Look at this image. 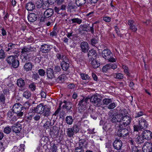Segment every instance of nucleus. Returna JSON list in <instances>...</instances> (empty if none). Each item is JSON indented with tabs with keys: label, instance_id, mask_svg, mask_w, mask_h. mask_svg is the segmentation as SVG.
Returning <instances> with one entry per match:
<instances>
[{
	"label": "nucleus",
	"instance_id": "obj_1",
	"mask_svg": "<svg viewBox=\"0 0 152 152\" xmlns=\"http://www.w3.org/2000/svg\"><path fill=\"white\" fill-rule=\"evenodd\" d=\"M127 113L125 109L121 110L119 114L113 117L111 119V121L113 123L120 122L123 121L122 125L126 126L129 124L131 121L130 118L127 115Z\"/></svg>",
	"mask_w": 152,
	"mask_h": 152
},
{
	"label": "nucleus",
	"instance_id": "obj_2",
	"mask_svg": "<svg viewBox=\"0 0 152 152\" xmlns=\"http://www.w3.org/2000/svg\"><path fill=\"white\" fill-rule=\"evenodd\" d=\"M138 123L139 126L135 125L133 126L134 131H138L142 129H145L148 126V122L144 118H139Z\"/></svg>",
	"mask_w": 152,
	"mask_h": 152
},
{
	"label": "nucleus",
	"instance_id": "obj_3",
	"mask_svg": "<svg viewBox=\"0 0 152 152\" xmlns=\"http://www.w3.org/2000/svg\"><path fill=\"white\" fill-rule=\"evenodd\" d=\"M102 56L105 59L110 62H114L116 61V59L113 57V54L108 49H105L102 51Z\"/></svg>",
	"mask_w": 152,
	"mask_h": 152
},
{
	"label": "nucleus",
	"instance_id": "obj_4",
	"mask_svg": "<svg viewBox=\"0 0 152 152\" xmlns=\"http://www.w3.org/2000/svg\"><path fill=\"white\" fill-rule=\"evenodd\" d=\"M17 56H10L8 57L7 58V61L9 64H12V66L16 68L18 67L19 65V61L16 59Z\"/></svg>",
	"mask_w": 152,
	"mask_h": 152
},
{
	"label": "nucleus",
	"instance_id": "obj_5",
	"mask_svg": "<svg viewBox=\"0 0 152 152\" xmlns=\"http://www.w3.org/2000/svg\"><path fill=\"white\" fill-rule=\"evenodd\" d=\"M121 126H124L122 124L119 126V129L117 132V134L119 137H125L128 136L130 128H124Z\"/></svg>",
	"mask_w": 152,
	"mask_h": 152
},
{
	"label": "nucleus",
	"instance_id": "obj_6",
	"mask_svg": "<svg viewBox=\"0 0 152 152\" xmlns=\"http://www.w3.org/2000/svg\"><path fill=\"white\" fill-rule=\"evenodd\" d=\"M12 110L15 113L17 114L18 116H22L23 114V112L22 111L23 106L22 105L19 103L15 104L13 106Z\"/></svg>",
	"mask_w": 152,
	"mask_h": 152
},
{
	"label": "nucleus",
	"instance_id": "obj_7",
	"mask_svg": "<svg viewBox=\"0 0 152 152\" xmlns=\"http://www.w3.org/2000/svg\"><path fill=\"white\" fill-rule=\"evenodd\" d=\"M90 100L95 106H99L100 105L101 100L96 95H94L92 96L90 98Z\"/></svg>",
	"mask_w": 152,
	"mask_h": 152
},
{
	"label": "nucleus",
	"instance_id": "obj_8",
	"mask_svg": "<svg viewBox=\"0 0 152 152\" xmlns=\"http://www.w3.org/2000/svg\"><path fill=\"white\" fill-rule=\"evenodd\" d=\"M15 113L12 111H9L7 113V118L10 121V123L12 124L17 121V118Z\"/></svg>",
	"mask_w": 152,
	"mask_h": 152
},
{
	"label": "nucleus",
	"instance_id": "obj_9",
	"mask_svg": "<svg viewBox=\"0 0 152 152\" xmlns=\"http://www.w3.org/2000/svg\"><path fill=\"white\" fill-rule=\"evenodd\" d=\"M88 99L89 98L88 97H84L82 100L79 101L78 104L79 110H83L85 109Z\"/></svg>",
	"mask_w": 152,
	"mask_h": 152
},
{
	"label": "nucleus",
	"instance_id": "obj_10",
	"mask_svg": "<svg viewBox=\"0 0 152 152\" xmlns=\"http://www.w3.org/2000/svg\"><path fill=\"white\" fill-rule=\"evenodd\" d=\"M53 10L52 9L50 8L47 9L44 12V17H42L40 20L41 21H45L46 18L51 17L53 15Z\"/></svg>",
	"mask_w": 152,
	"mask_h": 152
},
{
	"label": "nucleus",
	"instance_id": "obj_11",
	"mask_svg": "<svg viewBox=\"0 0 152 152\" xmlns=\"http://www.w3.org/2000/svg\"><path fill=\"white\" fill-rule=\"evenodd\" d=\"M142 149L143 152H151L152 151V144L149 142L145 143Z\"/></svg>",
	"mask_w": 152,
	"mask_h": 152
},
{
	"label": "nucleus",
	"instance_id": "obj_12",
	"mask_svg": "<svg viewBox=\"0 0 152 152\" xmlns=\"http://www.w3.org/2000/svg\"><path fill=\"white\" fill-rule=\"evenodd\" d=\"M144 139L150 140L152 137V132L149 130H145L143 132L142 134Z\"/></svg>",
	"mask_w": 152,
	"mask_h": 152
},
{
	"label": "nucleus",
	"instance_id": "obj_13",
	"mask_svg": "<svg viewBox=\"0 0 152 152\" xmlns=\"http://www.w3.org/2000/svg\"><path fill=\"white\" fill-rule=\"evenodd\" d=\"M82 51L83 53H86L89 49V45L86 42H83L81 43L80 46Z\"/></svg>",
	"mask_w": 152,
	"mask_h": 152
},
{
	"label": "nucleus",
	"instance_id": "obj_14",
	"mask_svg": "<svg viewBox=\"0 0 152 152\" xmlns=\"http://www.w3.org/2000/svg\"><path fill=\"white\" fill-rule=\"evenodd\" d=\"M12 129L13 132L18 135L21 129V126L20 124L17 123L12 126Z\"/></svg>",
	"mask_w": 152,
	"mask_h": 152
},
{
	"label": "nucleus",
	"instance_id": "obj_15",
	"mask_svg": "<svg viewBox=\"0 0 152 152\" xmlns=\"http://www.w3.org/2000/svg\"><path fill=\"white\" fill-rule=\"evenodd\" d=\"M113 146L115 149L117 150L120 149L122 145V141L119 140H115L113 143Z\"/></svg>",
	"mask_w": 152,
	"mask_h": 152
},
{
	"label": "nucleus",
	"instance_id": "obj_16",
	"mask_svg": "<svg viewBox=\"0 0 152 152\" xmlns=\"http://www.w3.org/2000/svg\"><path fill=\"white\" fill-rule=\"evenodd\" d=\"M46 74L48 79H52L54 76V72L53 69L48 68L46 70Z\"/></svg>",
	"mask_w": 152,
	"mask_h": 152
},
{
	"label": "nucleus",
	"instance_id": "obj_17",
	"mask_svg": "<svg viewBox=\"0 0 152 152\" xmlns=\"http://www.w3.org/2000/svg\"><path fill=\"white\" fill-rule=\"evenodd\" d=\"M134 21L132 20H129L128 22V24L129 26V28L134 32L136 31L137 30V28L134 25Z\"/></svg>",
	"mask_w": 152,
	"mask_h": 152
},
{
	"label": "nucleus",
	"instance_id": "obj_18",
	"mask_svg": "<svg viewBox=\"0 0 152 152\" xmlns=\"http://www.w3.org/2000/svg\"><path fill=\"white\" fill-rule=\"evenodd\" d=\"M44 105L43 103H40L35 109V112L38 114L42 113L43 111L44 110Z\"/></svg>",
	"mask_w": 152,
	"mask_h": 152
},
{
	"label": "nucleus",
	"instance_id": "obj_19",
	"mask_svg": "<svg viewBox=\"0 0 152 152\" xmlns=\"http://www.w3.org/2000/svg\"><path fill=\"white\" fill-rule=\"evenodd\" d=\"M44 110L42 112V113L45 116H48L50 114V108L46 105H44Z\"/></svg>",
	"mask_w": 152,
	"mask_h": 152
},
{
	"label": "nucleus",
	"instance_id": "obj_20",
	"mask_svg": "<svg viewBox=\"0 0 152 152\" xmlns=\"http://www.w3.org/2000/svg\"><path fill=\"white\" fill-rule=\"evenodd\" d=\"M25 145L21 144L20 147L14 146L13 148L14 152H23L24 151Z\"/></svg>",
	"mask_w": 152,
	"mask_h": 152
},
{
	"label": "nucleus",
	"instance_id": "obj_21",
	"mask_svg": "<svg viewBox=\"0 0 152 152\" xmlns=\"http://www.w3.org/2000/svg\"><path fill=\"white\" fill-rule=\"evenodd\" d=\"M28 19L29 21L33 22L37 20V16L34 13H31L28 15Z\"/></svg>",
	"mask_w": 152,
	"mask_h": 152
},
{
	"label": "nucleus",
	"instance_id": "obj_22",
	"mask_svg": "<svg viewBox=\"0 0 152 152\" xmlns=\"http://www.w3.org/2000/svg\"><path fill=\"white\" fill-rule=\"evenodd\" d=\"M50 47L49 45L45 44L42 45L41 47V49L42 52L44 53L48 52L50 50Z\"/></svg>",
	"mask_w": 152,
	"mask_h": 152
},
{
	"label": "nucleus",
	"instance_id": "obj_23",
	"mask_svg": "<svg viewBox=\"0 0 152 152\" xmlns=\"http://www.w3.org/2000/svg\"><path fill=\"white\" fill-rule=\"evenodd\" d=\"M25 71L27 72L31 70L32 68V65L30 62H27L23 66Z\"/></svg>",
	"mask_w": 152,
	"mask_h": 152
},
{
	"label": "nucleus",
	"instance_id": "obj_24",
	"mask_svg": "<svg viewBox=\"0 0 152 152\" xmlns=\"http://www.w3.org/2000/svg\"><path fill=\"white\" fill-rule=\"evenodd\" d=\"M134 140L138 144H140L144 142V140L142 136L141 137L140 136L137 135L134 138Z\"/></svg>",
	"mask_w": 152,
	"mask_h": 152
},
{
	"label": "nucleus",
	"instance_id": "obj_25",
	"mask_svg": "<svg viewBox=\"0 0 152 152\" xmlns=\"http://www.w3.org/2000/svg\"><path fill=\"white\" fill-rule=\"evenodd\" d=\"M15 44H13L12 43H9L8 45V46L9 48H8L7 50V51L8 52H9L10 53H14L15 54H16V55L18 54V52L17 51L16 52L15 51L13 52H11L10 51V50L15 47Z\"/></svg>",
	"mask_w": 152,
	"mask_h": 152
},
{
	"label": "nucleus",
	"instance_id": "obj_26",
	"mask_svg": "<svg viewBox=\"0 0 152 152\" xmlns=\"http://www.w3.org/2000/svg\"><path fill=\"white\" fill-rule=\"evenodd\" d=\"M35 8V5L34 3L31 2L27 4L26 6V9L28 11H32Z\"/></svg>",
	"mask_w": 152,
	"mask_h": 152
},
{
	"label": "nucleus",
	"instance_id": "obj_27",
	"mask_svg": "<svg viewBox=\"0 0 152 152\" xmlns=\"http://www.w3.org/2000/svg\"><path fill=\"white\" fill-rule=\"evenodd\" d=\"M69 64L68 63L63 61L61 63V66L62 69L65 71L67 70L69 67Z\"/></svg>",
	"mask_w": 152,
	"mask_h": 152
},
{
	"label": "nucleus",
	"instance_id": "obj_28",
	"mask_svg": "<svg viewBox=\"0 0 152 152\" xmlns=\"http://www.w3.org/2000/svg\"><path fill=\"white\" fill-rule=\"evenodd\" d=\"M56 57L58 60H61L63 61L64 60L65 58V56L63 55V53L62 52L59 51L56 54Z\"/></svg>",
	"mask_w": 152,
	"mask_h": 152
},
{
	"label": "nucleus",
	"instance_id": "obj_29",
	"mask_svg": "<svg viewBox=\"0 0 152 152\" xmlns=\"http://www.w3.org/2000/svg\"><path fill=\"white\" fill-rule=\"evenodd\" d=\"M63 102L65 104V105H63V106L65 107L66 109L69 110L72 108V104L71 102L64 100Z\"/></svg>",
	"mask_w": 152,
	"mask_h": 152
},
{
	"label": "nucleus",
	"instance_id": "obj_30",
	"mask_svg": "<svg viewBox=\"0 0 152 152\" xmlns=\"http://www.w3.org/2000/svg\"><path fill=\"white\" fill-rule=\"evenodd\" d=\"M17 84L20 87H23L25 84L24 81L22 78L19 79L17 80Z\"/></svg>",
	"mask_w": 152,
	"mask_h": 152
},
{
	"label": "nucleus",
	"instance_id": "obj_31",
	"mask_svg": "<svg viewBox=\"0 0 152 152\" xmlns=\"http://www.w3.org/2000/svg\"><path fill=\"white\" fill-rule=\"evenodd\" d=\"M75 133L72 129L71 128H69L67 129L66 131V134L69 137H73Z\"/></svg>",
	"mask_w": 152,
	"mask_h": 152
},
{
	"label": "nucleus",
	"instance_id": "obj_32",
	"mask_svg": "<svg viewBox=\"0 0 152 152\" xmlns=\"http://www.w3.org/2000/svg\"><path fill=\"white\" fill-rule=\"evenodd\" d=\"M69 21L71 23H77L78 24H80L82 22V20L78 18H74L69 20Z\"/></svg>",
	"mask_w": 152,
	"mask_h": 152
},
{
	"label": "nucleus",
	"instance_id": "obj_33",
	"mask_svg": "<svg viewBox=\"0 0 152 152\" xmlns=\"http://www.w3.org/2000/svg\"><path fill=\"white\" fill-rule=\"evenodd\" d=\"M86 0H76L75 3L76 5L78 7L83 6L85 4Z\"/></svg>",
	"mask_w": 152,
	"mask_h": 152
},
{
	"label": "nucleus",
	"instance_id": "obj_34",
	"mask_svg": "<svg viewBox=\"0 0 152 152\" xmlns=\"http://www.w3.org/2000/svg\"><path fill=\"white\" fill-rule=\"evenodd\" d=\"M29 58L28 55L27 53H21V58L23 61L25 62L26 61L28 60Z\"/></svg>",
	"mask_w": 152,
	"mask_h": 152
},
{
	"label": "nucleus",
	"instance_id": "obj_35",
	"mask_svg": "<svg viewBox=\"0 0 152 152\" xmlns=\"http://www.w3.org/2000/svg\"><path fill=\"white\" fill-rule=\"evenodd\" d=\"M122 68L124 69V72L126 75L128 76H130V74L129 72L128 67L126 65H123L122 66Z\"/></svg>",
	"mask_w": 152,
	"mask_h": 152
},
{
	"label": "nucleus",
	"instance_id": "obj_36",
	"mask_svg": "<svg viewBox=\"0 0 152 152\" xmlns=\"http://www.w3.org/2000/svg\"><path fill=\"white\" fill-rule=\"evenodd\" d=\"M66 123L68 125H70L72 124L73 122V119L71 116H68L66 118Z\"/></svg>",
	"mask_w": 152,
	"mask_h": 152
},
{
	"label": "nucleus",
	"instance_id": "obj_37",
	"mask_svg": "<svg viewBox=\"0 0 152 152\" xmlns=\"http://www.w3.org/2000/svg\"><path fill=\"white\" fill-rule=\"evenodd\" d=\"M88 56H91L92 58L96 57L97 55V54L96 53V51L94 50H89L88 52Z\"/></svg>",
	"mask_w": 152,
	"mask_h": 152
},
{
	"label": "nucleus",
	"instance_id": "obj_38",
	"mask_svg": "<svg viewBox=\"0 0 152 152\" xmlns=\"http://www.w3.org/2000/svg\"><path fill=\"white\" fill-rule=\"evenodd\" d=\"M91 65L94 68H96L99 66V63L95 59H94L92 61Z\"/></svg>",
	"mask_w": 152,
	"mask_h": 152
},
{
	"label": "nucleus",
	"instance_id": "obj_39",
	"mask_svg": "<svg viewBox=\"0 0 152 152\" xmlns=\"http://www.w3.org/2000/svg\"><path fill=\"white\" fill-rule=\"evenodd\" d=\"M31 96V92L28 91H24L23 94V97L28 99H29Z\"/></svg>",
	"mask_w": 152,
	"mask_h": 152
},
{
	"label": "nucleus",
	"instance_id": "obj_40",
	"mask_svg": "<svg viewBox=\"0 0 152 152\" xmlns=\"http://www.w3.org/2000/svg\"><path fill=\"white\" fill-rule=\"evenodd\" d=\"M32 48L30 46H28L27 47H25L22 50L21 53H26L29 52L31 50Z\"/></svg>",
	"mask_w": 152,
	"mask_h": 152
},
{
	"label": "nucleus",
	"instance_id": "obj_41",
	"mask_svg": "<svg viewBox=\"0 0 152 152\" xmlns=\"http://www.w3.org/2000/svg\"><path fill=\"white\" fill-rule=\"evenodd\" d=\"M113 76L114 78L117 79H122L124 75L123 74L120 73H115L114 74Z\"/></svg>",
	"mask_w": 152,
	"mask_h": 152
},
{
	"label": "nucleus",
	"instance_id": "obj_42",
	"mask_svg": "<svg viewBox=\"0 0 152 152\" xmlns=\"http://www.w3.org/2000/svg\"><path fill=\"white\" fill-rule=\"evenodd\" d=\"M71 128L73 130L75 133H78L79 131L80 127L76 124H74L72 127Z\"/></svg>",
	"mask_w": 152,
	"mask_h": 152
},
{
	"label": "nucleus",
	"instance_id": "obj_43",
	"mask_svg": "<svg viewBox=\"0 0 152 152\" xmlns=\"http://www.w3.org/2000/svg\"><path fill=\"white\" fill-rule=\"evenodd\" d=\"M80 75L81 79L83 80H89L90 78V77L87 74L80 73Z\"/></svg>",
	"mask_w": 152,
	"mask_h": 152
},
{
	"label": "nucleus",
	"instance_id": "obj_44",
	"mask_svg": "<svg viewBox=\"0 0 152 152\" xmlns=\"http://www.w3.org/2000/svg\"><path fill=\"white\" fill-rule=\"evenodd\" d=\"M36 3L38 8H40L42 6L43 2L42 0H37Z\"/></svg>",
	"mask_w": 152,
	"mask_h": 152
},
{
	"label": "nucleus",
	"instance_id": "obj_45",
	"mask_svg": "<svg viewBox=\"0 0 152 152\" xmlns=\"http://www.w3.org/2000/svg\"><path fill=\"white\" fill-rule=\"evenodd\" d=\"M6 57V54L4 50H0V59H4Z\"/></svg>",
	"mask_w": 152,
	"mask_h": 152
},
{
	"label": "nucleus",
	"instance_id": "obj_46",
	"mask_svg": "<svg viewBox=\"0 0 152 152\" xmlns=\"http://www.w3.org/2000/svg\"><path fill=\"white\" fill-rule=\"evenodd\" d=\"M11 131V128L9 126H7L4 128V132L5 133L8 134L10 133Z\"/></svg>",
	"mask_w": 152,
	"mask_h": 152
},
{
	"label": "nucleus",
	"instance_id": "obj_47",
	"mask_svg": "<svg viewBox=\"0 0 152 152\" xmlns=\"http://www.w3.org/2000/svg\"><path fill=\"white\" fill-rule=\"evenodd\" d=\"M50 149L53 152H56L57 150V147L54 143H52L51 145Z\"/></svg>",
	"mask_w": 152,
	"mask_h": 152
},
{
	"label": "nucleus",
	"instance_id": "obj_48",
	"mask_svg": "<svg viewBox=\"0 0 152 152\" xmlns=\"http://www.w3.org/2000/svg\"><path fill=\"white\" fill-rule=\"evenodd\" d=\"M111 102L110 99L105 98L103 100V102L104 104L107 105Z\"/></svg>",
	"mask_w": 152,
	"mask_h": 152
},
{
	"label": "nucleus",
	"instance_id": "obj_49",
	"mask_svg": "<svg viewBox=\"0 0 152 152\" xmlns=\"http://www.w3.org/2000/svg\"><path fill=\"white\" fill-rule=\"evenodd\" d=\"M110 69V65L109 64H107L104 65L103 67L102 71L104 72H107L109 69Z\"/></svg>",
	"mask_w": 152,
	"mask_h": 152
},
{
	"label": "nucleus",
	"instance_id": "obj_50",
	"mask_svg": "<svg viewBox=\"0 0 152 152\" xmlns=\"http://www.w3.org/2000/svg\"><path fill=\"white\" fill-rule=\"evenodd\" d=\"M38 72L39 75L41 76H44L45 74V71L42 69H39Z\"/></svg>",
	"mask_w": 152,
	"mask_h": 152
},
{
	"label": "nucleus",
	"instance_id": "obj_51",
	"mask_svg": "<svg viewBox=\"0 0 152 152\" xmlns=\"http://www.w3.org/2000/svg\"><path fill=\"white\" fill-rule=\"evenodd\" d=\"M116 106V105L114 102L110 104L108 106V108L109 109H112L114 108Z\"/></svg>",
	"mask_w": 152,
	"mask_h": 152
},
{
	"label": "nucleus",
	"instance_id": "obj_52",
	"mask_svg": "<svg viewBox=\"0 0 152 152\" xmlns=\"http://www.w3.org/2000/svg\"><path fill=\"white\" fill-rule=\"evenodd\" d=\"M132 152H142L141 151L138 149L135 146L132 147Z\"/></svg>",
	"mask_w": 152,
	"mask_h": 152
},
{
	"label": "nucleus",
	"instance_id": "obj_53",
	"mask_svg": "<svg viewBox=\"0 0 152 152\" xmlns=\"http://www.w3.org/2000/svg\"><path fill=\"white\" fill-rule=\"evenodd\" d=\"M5 100V97L4 95L1 94L0 95V103L1 102L4 103Z\"/></svg>",
	"mask_w": 152,
	"mask_h": 152
},
{
	"label": "nucleus",
	"instance_id": "obj_54",
	"mask_svg": "<svg viewBox=\"0 0 152 152\" xmlns=\"http://www.w3.org/2000/svg\"><path fill=\"white\" fill-rule=\"evenodd\" d=\"M144 115V113L142 111H140L138 113H137L135 116V118L139 117H140Z\"/></svg>",
	"mask_w": 152,
	"mask_h": 152
},
{
	"label": "nucleus",
	"instance_id": "obj_55",
	"mask_svg": "<svg viewBox=\"0 0 152 152\" xmlns=\"http://www.w3.org/2000/svg\"><path fill=\"white\" fill-rule=\"evenodd\" d=\"M50 126V123L49 122H46L44 125V128L46 129H49Z\"/></svg>",
	"mask_w": 152,
	"mask_h": 152
},
{
	"label": "nucleus",
	"instance_id": "obj_56",
	"mask_svg": "<svg viewBox=\"0 0 152 152\" xmlns=\"http://www.w3.org/2000/svg\"><path fill=\"white\" fill-rule=\"evenodd\" d=\"M110 69H115L117 68V65L115 64H109Z\"/></svg>",
	"mask_w": 152,
	"mask_h": 152
},
{
	"label": "nucleus",
	"instance_id": "obj_57",
	"mask_svg": "<svg viewBox=\"0 0 152 152\" xmlns=\"http://www.w3.org/2000/svg\"><path fill=\"white\" fill-rule=\"evenodd\" d=\"M114 29H115V31L116 32V33L118 35L120 36H121V34H120V32L119 29L117 27V26H114Z\"/></svg>",
	"mask_w": 152,
	"mask_h": 152
},
{
	"label": "nucleus",
	"instance_id": "obj_58",
	"mask_svg": "<svg viewBox=\"0 0 152 152\" xmlns=\"http://www.w3.org/2000/svg\"><path fill=\"white\" fill-rule=\"evenodd\" d=\"M103 20L104 21L108 22L111 20V18L109 17H104L103 18Z\"/></svg>",
	"mask_w": 152,
	"mask_h": 152
},
{
	"label": "nucleus",
	"instance_id": "obj_59",
	"mask_svg": "<svg viewBox=\"0 0 152 152\" xmlns=\"http://www.w3.org/2000/svg\"><path fill=\"white\" fill-rule=\"evenodd\" d=\"M54 71L56 72H58L61 71V68L59 66H56L54 69Z\"/></svg>",
	"mask_w": 152,
	"mask_h": 152
},
{
	"label": "nucleus",
	"instance_id": "obj_60",
	"mask_svg": "<svg viewBox=\"0 0 152 152\" xmlns=\"http://www.w3.org/2000/svg\"><path fill=\"white\" fill-rule=\"evenodd\" d=\"M29 87L33 91L35 89L36 86L33 83H31Z\"/></svg>",
	"mask_w": 152,
	"mask_h": 152
},
{
	"label": "nucleus",
	"instance_id": "obj_61",
	"mask_svg": "<svg viewBox=\"0 0 152 152\" xmlns=\"http://www.w3.org/2000/svg\"><path fill=\"white\" fill-rule=\"evenodd\" d=\"M50 36L52 37L55 36L57 35V31L56 30H54L50 33Z\"/></svg>",
	"mask_w": 152,
	"mask_h": 152
},
{
	"label": "nucleus",
	"instance_id": "obj_62",
	"mask_svg": "<svg viewBox=\"0 0 152 152\" xmlns=\"http://www.w3.org/2000/svg\"><path fill=\"white\" fill-rule=\"evenodd\" d=\"M75 152H84V150L82 148H77L75 149Z\"/></svg>",
	"mask_w": 152,
	"mask_h": 152
},
{
	"label": "nucleus",
	"instance_id": "obj_63",
	"mask_svg": "<svg viewBox=\"0 0 152 152\" xmlns=\"http://www.w3.org/2000/svg\"><path fill=\"white\" fill-rule=\"evenodd\" d=\"M98 42L97 40L95 39H92L91 40V43L92 45H94Z\"/></svg>",
	"mask_w": 152,
	"mask_h": 152
},
{
	"label": "nucleus",
	"instance_id": "obj_64",
	"mask_svg": "<svg viewBox=\"0 0 152 152\" xmlns=\"http://www.w3.org/2000/svg\"><path fill=\"white\" fill-rule=\"evenodd\" d=\"M69 8L70 9H75L76 7L73 4H68Z\"/></svg>",
	"mask_w": 152,
	"mask_h": 152
}]
</instances>
